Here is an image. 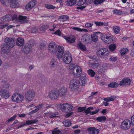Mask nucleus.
<instances>
[{"label": "nucleus", "mask_w": 134, "mask_h": 134, "mask_svg": "<svg viewBox=\"0 0 134 134\" xmlns=\"http://www.w3.org/2000/svg\"><path fill=\"white\" fill-rule=\"evenodd\" d=\"M49 27V26L47 25L42 26L39 28V30L41 31H45Z\"/></svg>", "instance_id": "a18cd8bd"}, {"label": "nucleus", "mask_w": 134, "mask_h": 134, "mask_svg": "<svg viewBox=\"0 0 134 134\" xmlns=\"http://www.w3.org/2000/svg\"><path fill=\"white\" fill-rule=\"evenodd\" d=\"M128 52V49L126 48H124L121 49L120 53L121 54H124L127 53Z\"/></svg>", "instance_id": "49530a36"}, {"label": "nucleus", "mask_w": 134, "mask_h": 134, "mask_svg": "<svg viewBox=\"0 0 134 134\" xmlns=\"http://www.w3.org/2000/svg\"><path fill=\"white\" fill-rule=\"evenodd\" d=\"M113 31L116 34H118L120 31V28L119 26H114L113 27Z\"/></svg>", "instance_id": "4c0bfd02"}, {"label": "nucleus", "mask_w": 134, "mask_h": 134, "mask_svg": "<svg viewBox=\"0 0 134 134\" xmlns=\"http://www.w3.org/2000/svg\"><path fill=\"white\" fill-rule=\"evenodd\" d=\"M63 107V111L66 113L70 112L72 110L73 108L72 105L67 103H64Z\"/></svg>", "instance_id": "f8f14e48"}, {"label": "nucleus", "mask_w": 134, "mask_h": 134, "mask_svg": "<svg viewBox=\"0 0 134 134\" xmlns=\"http://www.w3.org/2000/svg\"><path fill=\"white\" fill-rule=\"evenodd\" d=\"M0 93L1 96L5 99L8 98L10 96L9 91L7 90H2Z\"/></svg>", "instance_id": "6ab92c4d"}, {"label": "nucleus", "mask_w": 134, "mask_h": 134, "mask_svg": "<svg viewBox=\"0 0 134 134\" xmlns=\"http://www.w3.org/2000/svg\"><path fill=\"white\" fill-rule=\"evenodd\" d=\"M90 38V35L87 34L83 36L82 38V40L84 43L87 44L90 43L91 41Z\"/></svg>", "instance_id": "4468645a"}, {"label": "nucleus", "mask_w": 134, "mask_h": 134, "mask_svg": "<svg viewBox=\"0 0 134 134\" xmlns=\"http://www.w3.org/2000/svg\"><path fill=\"white\" fill-rule=\"evenodd\" d=\"M72 29L74 30L79 32H87L88 30L86 29H82L79 27H74L72 28Z\"/></svg>", "instance_id": "2f4dec72"}, {"label": "nucleus", "mask_w": 134, "mask_h": 134, "mask_svg": "<svg viewBox=\"0 0 134 134\" xmlns=\"http://www.w3.org/2000/svg\"><path fill=\"white\" fill-rule=\"evenodd\" d=\"M63 57V60L64 63L66 64H69L72 60L71 56L69 52L62 54L61 57Z\"/></svg>", "instance_id": "6e6552de"}, {"label": "nucleus", "mask_w": 134, "mask_h": 134, "mask_svg": "<svg viewBox=\"0 0 134 134\" xmlns=\"http://www.w3.org/2000/svg\"><path fill=\"white\" fill-rule=\"evenodd\" d=\"M97 26H100L103 25V23L100 21L98 22L97 21H95L94 23Z\"/></svg>", "instance_id": "4d7b16f0"}, {"label": "nucleus", "mask_w": 134, "mask_h": 134, "mask_svg": "<svg viewBox=\"0 0 134 134\" xmlns=\"http://www.w3.org/2000/svg\"><path fill=\"white\" fill-rule=\"evenodd\" d=\"M38 120L36 119H35L33 120H28L26 121V124L24 122H22L21 125L18 127V128H21L25 125L26 124L27 125H29L34 124L36 122H37Z\"/></svg>", "instance_id": "dca6fc26"}, {"label": "nucleus", "mask_w": 134, "mask_h": 134, "mask_svg": "<svg viewBox=\"0 0 134 134\" xmlns=\"http://www.w3.org/2000/svg\"><path fill=\"white\" fill-rule=\"evenodd\" d=\"M64 47L60 46L57 47V44L55 42H52L48 46V50L51 53L55 54L59 59L61 58L63 53Z\"/></svg>", "instance_id": "f257e3e1"}, {"label": "nucleus", "mask_w": 134, "mask_h": 134, "mask_svg": "<svg viewBox=\"0 0 134 134\" xmlns=\"http://www.w3.org/2000/svg\"><path fill=\"white\" fill-rule=\"evenodd\" d=\"M116 97L115 96H112L110 97H109L110 101H113L115 99Z\"/></svg>", "instance_id": "e2e57ef3"}, {"label": "nucleus", "mask_w": 134, "mask_h": 134, "mask_svg": "<svg viewBox=\"0 0 134 134\" xmlns=\"http://www.w3.org/2000/svg\"><path fill=\"white\" fill-rule=\"evenodd\" d=\"M93 0H85L84 2L82 0H79L78 2V4L79 5H82L84 3L86 4H90L92 3Z\"/></svg>", "instance_id": "bb28decb"}, {"label": "nucleus", "mask_w": 134, "mask_h": 134, "mask_svg": "<svg viewBox=\"0 0 134 134\" xmlns=\"http://www.w3.org/2000/svg\"><path fill=\"white\" fill-rule=\"evenodd\" d=\"M85 109L86 107H79L78 108L77 110L79 112H81L85 111Z\"/></svg>", "instance_id": "3c124183"}, {"label": "nucleus", "mask_w": 134, "mask_h": 134, "mask_svg": "<svg viewBox=\"0 0 134 134\" xmlns=\"http://www.w3.org/2000/svg\"><path fill=\"white\" fill-rule=\"evenodd\" d=\"M69 68L70 70H73V74L75 77H78L81 75L82 70L80 66L71 64L69 65Z\"/></svg>", "instance_id": "7ed1b4c3"}, {"label": "nucleus", "mask_w": 134, "mask_h": 134, "mask_svg": "<svg viewBox=\"0 0 134 134\" xmlns=\"http://www.w3.org/2000/svg\"><path fill=\"white\" fill-rule=\"evenodd\" d=\"M92 40L94 42H96L98 40V37L97 35L96 34H94L91 35Z\"/></svg>", "instance_id": "58836bf2"}, {"label": "nucleus", "mask_w": 134, "mask_h": 134, "mask_svg": "<svg viewBox=\"0 0 134 134\" xmlns=\"http://www.w3.org/2000/svg\"><path fill=\"white\" fill-rule=\"evenodd\" d=\"M57 64L56 60L54 59H52L50 62V65L52 68H54L56 67Z\"/></svg>", "instance_id": "c85d7f7f"}, {"label": "nucleus", "mask_w": 134, "mask_h": 134, "mask_svg": "<svg viewBox=\"0 0 134 134\" xmlns=\"http://www.w3.org/2000/svg\"><path fill=\"white\" fill-rule=\"evenodd\" d=\"M62 1L63 0H56V1L57 3H60V5H62L63 4Z\"/></svg>", "instance_id": "774afa93"}, {"label": "nucleus", "mask_w": 134, "mask_h": 134, "mask_svg": "<svg viewBox=\"0 0 134 134\" xmlns=\"http://www.w3.org/2000/svg\"><path fill=\"white\" fill-rule=\"evenodd\" d=\"M63 125L65 127H69L70 126L71 123V122L68 120L64 121L62 122Z\"/></svg>", "instance_id": "e433bc0d"}, {"label": "nucleus", "mask_w": 134, "mask_h": 134, "mask_svg": "<svg viewBox=\"0 0 134 134\" xmlns=\"http://www.w3.org/2000/svg\"><path fill=\"white\" fill-rule=\"evenodd\" d=\"M45 7L48 9H54L55 8H56L57 7H55L53 5L51 4H46L45 5Z\"/></svg>", "instance_id": "79ce46f5"}, {"label": "nucleus", "mask_w": 134, "mask_h": 134, "mask_svg": "<svg viewBox=\"0 0 134 134\" xmlns=\"http://www.w3.org/2000/svg\"><path fill=\"white\" fill-rule=\"evenodd\" d=\"M105 1V0H95L94 2V4H100Z\"/></svg>", "instance_id": "8fccbe9b"}, {"label": "nucleus", "mask_w": 134, "mask_h": 134, "mask_svg": "<svg viewBox=\"0 0 134 134\" xmlns=\"http://www.w3.org/2000/svg\"><path fill=\"white\" fill-rule=\"evenodd\" d=\"M93 107H89L87 108L86 110L85 109V112L87 114H90L91 115V114L92 113H91L92 111H91L90 110H93Z\"/></svg>", "instance_id": "ea45409f"}, {"label": "nucleus", "mask_w": 134, "mask_h": 134, "mask_svg": "<svg viewBox=\"0 0 134 134\" xmlns=\"http://www.w3.org/2000/svg\"><path fill=\"white\" fill-rule=\"evenodd\" d=\"M24 98L23 95L19 93H15L12 96L11 99L13 102L20 103L22 102Z\"/></svg>", "instance_id": "423d86ee"}, {"label": "nucleus", "mask_w": 134, "mask_h": 134, "mask_svg": "<svg viewBox=\"0 0 134 134\" xmlns=\"http://www.w3.org/2000/svg\"><path fill=\"white\" fill-rule=\"evenodd\" d=\"M24 38L19 37L17 39L16 45L19 46H22L24 44Z\"/></svg>", "instance_id": "a878e982"}, {"label": "nucleus", "mask_w": 134, "mask_h": 134, "mask_svg": "<svg viewBox=\"0 0 134 134\" xmlns=\"http://www.w3.org/2000/svg\"><path fill=\"white\" fill-rule=\"evenodd\" d=\"M16 117V115H15L12 117H11L10 119H9L7 121L8 122H11L14 120Z\"/></svg>", "instance_id": "603ef678"}, {"label": "nucleus", "mask_w": 134, "mask_h": 134, "mask_svg": "<svg viewBox=\"0 0 134 134\" xmlns=\"http://www.w3.org/2000/svg\"><path fill=\"white\" fill-rule=\"evenodd\" d=\"M101 62H99L98 63H89L90 65L93 68L95 69L97 68L101 64Z\"/></svg>", "instance_id": "cd10ccee"}, {"label": "nucleus", "mask_w": 134, "mask_h": 134, "mask_svg": "<svg viewBox=\"0 0 134 134\" xmlns=\"http://www.w3.org/2000/svg\"><path fill=\"white\" fill-rule=\"evenodd\" d=\"M43 104H40L39 105L35 106L34 108H36L37 109L38 111L41 109L43 107Z\"/></svg>", "instance_id": "5fc2aeb1"}, {"label": "nucleus", "mask_w": 134, "mask_h": 134, "mask_svg": "<svg viewBox=\"0 0 134 134\" xmlns=\"http://www.w3.org/2000/svg\"><path fill=\"white\" fill-rule=\"evenodd\" d=\"M131 122L128 119L125 120L122 122L120 125L121 129L124 130H127L129 129L131 126Z\"/></svg>", "instance_id": "1a4fd4ad"}, {"label": "nucleus", "mask_w": 134, "mask_h": 134, "mask_svg": "<svg viewBox=\"0 0 134 134\" xmlns=\"http://www.w3.org/2000/svg\"><path fill=\"white\" fill-rule=\"evenodd\" d=\"M35 96V91L32 90H30L27 91L25 95V99L27 102H31Z\"/></svg>", "instance_id": "20e7f679"}, {"label": "nucleus", "mask_w": 134, "mask_h": 134, "mask_svg": "<svg viewBox=\"0 0 134 134\" xmlns=\"http://www.w3.org/2000/svg\"><path fill=\"white\" fill-rule=\"evenodd\" d=\"M19 21L21 24L25 23L29 21L26 16L23 15H19L18 17Z\"/></svg>", "instance_id": "b1692460"}, {"label": "nucleus", "mask_w": 134, "mask_h": 134, "mask_svg": "<svg viewBox=\"0 0 134 134\" xmlns=\"http://www.w3.org/2000/svg\"><path fill=\"white\" fill-rule=\"evenodd\" d=\"M54 34L60 36H61V33L59 30H58L54 33Z\"/></svg>", "instance_id": "6e6d98bb"}, {"label": "nucleus", "mask_w": 134, "mask_h": 134, "mask_svg": "<svg viewBox=\"0 0 134 134\" xmlns=\"http://www.w3.org/2000/svg\"><path fill=\"white\" fill-rule=\"evenodd\" d=\"M37 3V2L36 0H32L26 5L25 8L27 10L30 11L33 8Z\"/></svg>", "instance_id": "9b49d317"}, {"label": "nucleus", "mask_w": 134, "mask_h": 134, "mask_svg": "<svg viewBox=\"0 0 134 134\" xmlns=\"http://www.w3.org/2000/svg\"><path fill=\"white\" fill-rule=\"evenodd\" d=\"M118 83L115 82H112L109 84L108 86V87L111 88L117 87L118 86Z\"/></svg>", "instance_id": "c9c22d12"}, {"label": "nucleus", "mask_w": 134, "mask_h": 134, "mask_svg": "<svg viewBox=\"0 0 134 134\" xmlns=\"http://www.w3.org/2000/svg\"><path fill=\"white\" fill-rule=\"evenodd\" d=\"M57 114V113H52L51 112H47L44 113V117H48L49 116L50 118H53L55 117V115Z\"/></svg>", "instance_id": "393cba45"}, {"label": "nucleus", "mask_w": 134, "mask_h": 134, "mask_svg": "<svg viewBox=\"0 0 134 134\" xmlns=\"http://www.w3.org/2000/svg\"><path fill=\"white\" fill-rule=\"evenodd\" d=\"M116 48V45L114 44H111L109 46V49L111 51H114Z\"/></svg>", "instance_id": "de8ad7c7"}, {"label": "nucleus", "mask_w": 134, "mask_h": 134, "mask_svg": "<svg viewBox=\"0 0 134 134\" xmlns=\"http://www.w3.org/2000/svg\"><path fill=\"white\" fill-rule=\"evenodd\" d=\"M31 46L29 44H26L23 49V51L26 54H28L31 51Z\"/></svg>", "instance_id": "5701e85b"}, {"label": "nucleus", "mask_w": 134, "mask_h": 134, "mask_svg": "<svg viewBox=\"0 0 134 134\" xmlns=\"http://www.w3.org/2000/svg\"><path fill=\"white\" fill-rule=\"evenodd\" d=\"M108 49L105 48H100L96 52L97 56L99 57L104 58L109 54Z\"/></svg>", "instance_id": "0eeeda50"}, {"label": "nucleus", "mask_w": 134, "mask_h": 134, "mask_svg": "<svg viewBox=\"0 0 134 134\" xmlns=\"http://www.w3.org/2000/svg\"><path fill=\"white\" fill-rule=\"evenodd\" d=\"M77 4L79 5L78 4V3ZM81 5H79L80 6L77 7L76 8L77 9H81V10H82L84 8H85V7L84 6H81Z\"/></svg>", "instance_id": "0e129e2a"}, {"label": "nucleus", "mask_w": 134, "mask_h": 134, "mask_svg": "<svg viewBox=\"0 0 134 134\" xmlns=\"http://www.w3.org/2000/svg\"><path fill=\"white\" fill-rule=\"evenodd\" d=\"M99 109L98 108H97L95 110V111H92V112H91L92 113L91 114V115H93L95 114H96L98 113V112H99Z\"/></svg>", "instance_id": "052dcab7"}, {"label": "nucleus", "mask_w": 134, "mask_h": 134, "mask_svg": "<svg viewBox=\"0 0 134 134\" xmlns=\"http://www.w3.org/2000/svg\"><path fill=\"white\" fill-rule=\"evenodd\" d=\"M63 38L68 43H73L75 41V38L74 36L69 37L65 36L63 37Z\"/></svg>", "instance_id": "4be33fe9"}, {"label": "nucleus", "mask_w": 134, "mask_h": 134, "mask_svg": "<svg viewBox=\"0 0 134 134\" xmlns=\"http://www.w3.org/2000/svg\"><path fill=\"white\" fill-rule=\"evenodd\" d=\"M57 91L58 92V96H63L66 94L67 90L66 88L64 87H62Z\"/></svg>", "instance_id": "a211bd4d"}, {"label": "nucleus", "mask_w": 134, "mask_h": 134, "mask_svg": "<svg viewBox=\"0 0 134 134\" xmlns=\"http://www.w3.org/2000/svg\"><path fill=\"white\" fill-rule=\"evenodd\" d=\"M13 127L12 126H10L7 129H6V131L7 132L9 131L10 130H13Z\"/></svg>", "instance_id": "69168bd1"}, {"label": "nucleus", "mask_w": 134, "mask_h": 134, "mask_svg": "<svg viewBox=\"0 0 134 134\" xmlns=\"http://www.w3.org/2000/svg\"><path fill=\"white\" fill-rule=\"evenodd\" d=\"M39 31L38 28L36 27H31L29 30V32L32 33L38 32Z\"/></svg>", "instance_id": "7c9ffc66"}, {"label": "nucleus", "mask_w": 134, "mask_h": 134, "mask_svg": "<svg viewBox=\"0 0 134 134\" xmlns=\"http://www.w3.org/2000/svg\"><path fill=\"white\" fill-rule=\"evenodd\" d=\"M59 19H61V21L64 22L68 20L69 19V17L67 15H63L60 16Z\"/></svg>", "instance_id": "72a5a7b5"}, {"label": "nucleus", "mask_w": 134, "mask_h": 134, "mask_svg": "<svg viewBox=\"0 0 134 134\" xmlns=\"http://www.w3.org/2000/svg\"><path fill=\"white\" fill-rule=\"evenodd\" d=\"M64 105V104H58L57 105V107L58 109H62V110L63 109V105Z\"/></svg>", "instance_id": "bf43d9fd"}, {"label": "nucleus", "mask_w": 134, "mask_h": 134, "mask_svg": "<svg viewBox=\"0 0 134 134\" xmlns=\"http://www.w3.org/2000/svg\"><path fill=\"white\" fill-rule=\"evenodd\" d=\"M5 44L3 47L1 45L2 50L5 53H8L11 48L13 47L14 45L15 42L14 40L12 38L7 37L5 39Z\"/></svg>", "instance_id": "f03ea898"}, {"label": "nucleus", "mask_w": 134, "mask_h": 134, "mask_svg": "<svg viewBox=\"0 0 134 134\" xmlns=\"http://www.w3.org/2000/svg\"><path fill=\"white\" fill-rule=\"evenodd\" d=\"M93 24H92L91 23H86L85 25V26L86 27V28H88L90 27H91Z\"/></svg>", "instance_id": "13d9d810"}, {"label": "nucleus", "mask_w": 134, "mask_h": 134, "mask_svg": "<svg viewBox=\"0 0 134 134\" xmlns=\"http://www.w3.org/2000/svg\"><path fill=\"white\" fill-rule=\"evenodd\" d=\"M87 131L89 134H98L99 131V129L94 127H90L88 129Z\"/></svg>", "instance_id": "412c9836"}, {"label": "nucleus", "mask_w": 134, "mask_h": 134, "mask_svg": "<svg viewBox=\"0 0 134 134\" xmlns=\"http://www.w3.org/2000/svg\"><path fill=\"white\" fill-rule=\"evenodd\" d=\"M5 1L13 8H18L19 5V3L17 0H5Z\"/></svg>", "instance_id": "9d476101"}, {"label": "nucleus", "mask_w": 134, "mask_h": 134, "mask_svg": "<svg viewBox=\"0 0 134 134\" xmlns=\"http://www.w3.org/2000/svg\"><path fill=\"white\" fill-rule=\"evenodd\" d=\"M131 82V80L130 79L124 78L120 82L119 85L121 86L129 85L130 84Z\"/></svg>", "instance_id": "aec40b11"}, {"label": "nucleus", "mask_w": 134, "mask_h": 134, "mask_svg": "<svg viewBox=\"0 0 134 134\" xmlns=\"http://www.w3.org/2000/svg\"><path fill=\"white\" fill-rule=\"evenodd\" d=\"M78 47L82 51H85L86 50V47L85 45L81 42H79L77 45Z\"/></svg>", "instance_id": "c756f323"}, {"label": "nucleus", "mask_w": 134, "mask_h": 134, "mask_svg": "<svg viewBox=\"0 0 134 134\" xmlns=\"http://www.w3.org/2000/svg\"><path fill=\"white\" fill-rule=\"evenodd\" d=\"M88 73L89 75L91 77L93 76L95 74V72L92 70H88Z\"/></svg>", "instance_id": "09e8293b"}, {"label": "nucleus", "mask_w": 134, "mask_h": 134, "mask_svg": "<svg viewBox=\"0 0 134 134\" xmlns=\"http://www.w3.org/2000/svg\"><path fill=\"white\" fill-rule=\"evenodd\" d=\"M57 25L54 24L53 26V28L50 29L49 30L51 31H53L55 30V29L57 27Z\"/></svg>", "instance_id": "680f3d73"}, {"label": "nucleus", "mask_w": 134, "mask_h": 134, "mask_svg": "<svg viewBox=\"0 0 134 134\" xmlns=\"http://www.w3.org/2000/svg\"><path fill=\"white\" fill-rule=\"evenodd\" d=\"M61 131L60 130L58 129V127L54 129L51 131L52 134H58Z\"/></svg>", "instance_id": "a19ab883"}, {"label": "nucleus", "mask_w": 134, "mask_h": 134, "mask_svg": "<svg viewBox=\"0 0 134 134\" xmlns=\"http://www.w3.org/2000/svg\"><path fill=\"white\" fill-rule=\"evenodd\" d=\"M49 98L52 100L57 99L58 96V92L57 91H51L49 92Z\"/></svg>", "instance_id": "f3484780"}, {"label": "nucleus", "mask_w": 134, "mask_h": 134, "mask_svg": "<svg viewBox=\"0 0 134 134\" xmlns=\"http://www.w3.org/2000/svg\"><path fill=\"white\" fill-rule=\"evenodd\" d=\"M131 120V123L134 125V115L132 116Z\"/></svg>", "instance_id": "338daca9"}, {"label": "nucleus", "mask_w": 134, "mask_h": 134, "mask_svg": "<svg viewBox=\"0 0 134 134\" xmlns=\"http://www.w3.org/2000/svg\"><path fill=\"white\" fill-rule=\"evenodd\" d=\"M113 12L114 14H115L116 15H120L123 13V12L122 11L118 10L117 9L114 10Z\"/></svg>", "instance_id": "c03bdc74"}, {"label": "nucleus", "mask_w": 134, "mask_h": 134, "mask_svg": "<svg viewBox=\"0 0 134 134\" xmlns=\"http://www.w3.org/2000/svg\"><path fill=\"white\" fill-rule=\"evenodd\" d=\"M101 38L104 42L107 43H110L113 40L111 36H108L107 35H103L101 36Z\"/></svg>", "instance_id": "ddd939ff"}, {"label": "nucleus", "mask_w": 134, "mask_h": 134, "mask_svg": "<svg viewBox=\"0 0 134 134\" xmlns=\"http://www.w3.org/2000/svg\"><path fill=\"white\" fill-rule=\"evenodd\" d=\"M76 2V0H68L67 4L69 6H71L74 5Z\"/></svg>", "instance_id": "473e14b6"}, {"label": "nucleus", "mask_w": 134, "mask_h": 134, "mask_svg": "<svg viewBox=\"0 0 134 134\" xmlns=\"http://www.w3.org/2000/svg\"><path fill=\"white\" fill-rule=\"evenodd\" d=\"M87 79L86 75L85 74H82L78 81L79 84L80 83L82 86H85L87 82Z\"/></svg>", "instance_id": "2eb2a0df"}, {"label": "nucleus", "mask_w": 134, "mask_h": 134, "mask_svg": "<svg viewBox=\"0 0 134 134\" xmlns=\"http://www.w3.org/2000/svg\"><path fill=\"white\" fill-rule=\"evenodd\" d=\"M117 59V57H116L111 56L109 58V60L114 62Z\"/></svg>", "instance_id": "864d4df0"}, {"label": "nucleus", "mask_w": 134, "mask_h": 134, "mask_svg": "<svg viewBox=\"0 0 134 134\" xmlns=\"http://www.w3.org/2000/svg\"><path fill=\"white\" fill-rule=\"evenodd\" d=\"M106 118L104 116H102L97 118V120L99 121L102 122L105 121Z\"/></svg>", "instance_id": "37998d69"}, {"label": "nucleus", "mask_w": 134, "mask_h": 134, "mask_svg": "<svg viewBox=\"0 0 134 134\" xmlns=\"http://www.w3.org/2000/svg\"><path fill=\"white\" fill-rule=\"evenodd\" d=\"M10 16L9 15H6L4 16L1 18V20L3 22H5L9 20L10 19Z\"/></svg>", "instance_id": "f704fd0d"}, {"label": "nucleus", "mask_w": 134, "mask_h": 134, "mask_svg": "<svg viewBox=\"0 0 134 134\" xmlns=\"http://www.w3.org/2000/svg\"><path fill=\"white\" fill-rule=\"evenodd\" d=\"M79 81L76 79L71 80L69 83V88L72 91H76L79 88Z\"/></svg>", "instance_id": "39448f33"}]
</instances>
